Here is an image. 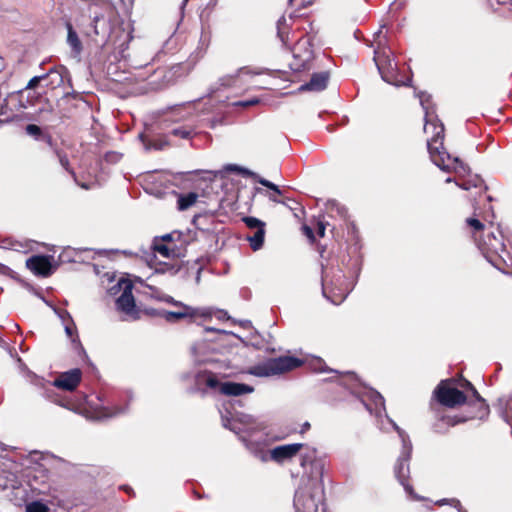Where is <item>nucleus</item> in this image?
I'll use <instances>...</instances> for the list:
<instances>
[{"label":"nucleus","instance_id":"obj_1","mask_svg":"<svg viewBox=\"0 0 512 512\" xmlns=\"http://www.w3.org/2000/svg\"><path fill=\"white\" fill-rule=\"evenodd\" d=\"M420 104L425 111L424 131L429 133L432 129L433 136L427 140V148L432 162L441 170L455 172L459 176L469 173V167L458 157H452L444 150V125L429 112L430 95L425 92L418 94Z\"/></svg>","mask_w":512,"mask_h":512},{"label":"nucleus","instance_id":"obj_2","mask_svg":"<svg viewBox=\"0 0 512 512\" xmlns=\"http://www.w3.org/2000/svg\"><path fill=\"white\" fill-rule=\"evenodd\" d=\"M498 236L493 231L483 233L480 238L475 236L478 249L485 259L499 271L509 274L512 269V255L506 250L503 242V232L498 230Z\"/></svg>","mask_w":512,"mask_h":512},{"label":"nucleus","instance_id":"obj_3","mask_svg":"<svg viewBox=\"0 0 512 512\" xmlns=\"http://www.w3.org/2000/svg\"><path fill=\"white\" fill-rule=\"evenodd\" d=\"M219 374V372L213 370L199 371L195 375V385L199 390H202V386H206L209 389L218 390L226 396H241L254 391V387L248 384L221 382L218 378Z\"/></svg>","mask_w":512,"mask_h":512},{"label":"nucleus","instance_id":"obj_4","mask_svg":"<svg viewBox=\"0 0 512 512\" xmlns=\"http://www.w3.org/2000/svg\"><path fill=\"white\" fill-rule=\"evenodd\" d=\"M389 423L392 425L393 429L398 433L399 438L402 442V451L400 456L397 459V463L395 465L394 471L395 476L398 479L399 483L404 487L405 491L413 498L417 499V496L413 493V488L408 483L409 478V460L411 458L412 453V443L410 441L409 435L401 429L392 419H390L387 414H385Z\"/></svg>","mask_w":512,"mask_h":512},{"label":"nucleus","instance_id":"obj_5","mask_svg":"<svg viewBox=\"0 0 512 512\" xmlns=\"http://www.w3.org/2000/svg\"><path fill=\"white\" fill-rule=\"evenodd\" d=\"M220 414L223 427L237 435L245 433L252 436L255 432L262 431L266 428L265 423L258 418L242 412L232 413L227 407L220 410Z\"/></svg>","mask_w":512,"mask_h":512},{"label":"nucleus","instance_id":"obj_6","mask_svg":"<svg viewBox=\"0 0 512 512\" xmlns=\"http://www.w3.org/2000/svg\"><path fill=\"white\" fill-rule=\"evenodd\" d=\"M374 62L383 81L394 86H409L411 79L403 80L398 72L397 63L392 57V51L388 47H381L379 42L374 50Z\"/></svg>","mask_w":512,"mask_h":512},{"label":"nucleus","instance_id":"obj_7","mask_svg":"<svg viewBox=\"0 0 512 512\" xmlns=\"http://www.w3.org/2000/svg\"><path fill=\"white\" fill-rule=\"evenodd\" d=\"M302 360L293 356H281L269 359L249 369V374L257 377H269L293 370L302 365Z\"/></svg>","mask_w":512,"mask_h":512},{"label":"nucleus","instance_id":"obj_8","mask_svg":"<svg viewBox=\"0 0 512 512\" xmlns=\"http://www.w3.org/2000/svg\"><path fill=\"white\" fill-rule=\"evenodd\" d=\"M437 401L446 407L454 408L466 402V395L448 380H442L434 390Z\"/></svg>","mask_w":512,"mask_h":512},{"label":"nucleus","instance_id":"obj_9","mask_svg":"<svg viewBox=\"0 0 512 512\" xmlns=\"http://www.w3.org/2000/svg\"><path fill=\"white\" fill-rule=\"evenodd\" d=\"M300 452V465L304 469H306L307 466L311 467L310 472L307 473V477H304V479L322 482L324 465L321 460L317 459V450L304 445V448Z\"/></svg>","mask_w":512,"mask_h":512},{"label":"nucleus","instance_id":"obj_10","mask_svg":"<svg viewBox=\"0 0 512 512\" xmlns=\"http://www.w3.org/2000/svg\"><path fill=\"white\" fill-rule=\"evenodd\" d=\"M116 286L122 290L121 295L116 300L117 309L127 315L135 316L137 314L135 299L132 294L133 284L126 279H120L115 286L111 288L114 291Z\"/></svg>","mask_w":512,"mask_h":512},{"label":"nucleus","instance_id":"obj_11","mask_svg":"<svg viewBox=\"0 0 512 512\" xmlns=\"http://www.w3.org/2000/svg\"><path fill=\"white\" fill-rule=\"evenodd\" d=\"M192 353L195 361L200 364L215 365V370H220L225 366L224 361L216 356V348L211 347L207 342H200L192 347Z\"/></svg>","mask_w":512,"mask_h":512},{"label":"nucleus","instance_id":"obj_12","mask_svg":"<svg viewBox=\"0 0 512 512\" xmlns=\"http://www.w3.org/2000/svg\"><path fill=\"white\" fill-rule=\"evenodd\" d=\"M307 42L297 43L293 50V59L289 63L291 70L301 72L310 69V63L313 59V52L306 47Z\"/></svg>","mask_w":512,"mask_h":512},{"label":"nucleus","instance_id":"obj_13","mask_svg":"<svg viewBox=\"0 0 512 512\" xmlns=\"http://www.w3.org/2000/svg\"><path fill=\"white\" fill-rule=\"evenodd\" d=\"M227 170L229 171H236L238 172L239 174H241L242 176L244 177H251L253 178L255 181H257L258 183H260L261 185L269 188L270 190H272L274 193L273 194H269L268 195V198L270 201L272 202H275V203H284V200H280L276 195H281L282 194V191L279 189V187L272 183L271 181L259 176L257 173L247 169V168H244V167H240V166H237V165H229L227 167Z\"/></svg>","mask_w":512,"mask_h":512},{"label":"nucleus","instance_id":"obj_14","mask_svg":"<svg viewBox=\"0 0 512 512\" xmlns=\"http://www.w3.org/2000/svg\"><path fill=\"white\" fill-rule=\"evenodd\" d=\"M303 448L302 443L279 445L270 451V458L277 463H283L295 457Z\"/></svg>","mask_w":512,"mask_h":512},{"label":"nucleus","instance_id":"obj_15","mask_svg":"<svg viewBox=\"0 0 512 512\" xmlns=\"http://www.w3.org/2000/svg\"><path fill=\"white\" fill-rule=\"evenodd\" d=\"M327 274L326 272L322 275V293L323 296L328 299L331 303L338 305L342 303L345 298L347 297V292L339 288L336 283L334 284L333 281L331 283H328L327 281Z\"/></svg>","mask_w":512,"mask_h":512},{"label":"nucleus","instance_id":"obj_16","mask_svg":"<svg viewBox=\"0 0 512 512\" xmlns=\"http://www.w3.org/2000/svg\"><path fill=\"white\" fill-rule=\"evenodd\" d=\"M81 375V370L78 368L64 372L54 380L53 386L67 391H73L80 383Z\"/></svg>","mask_w":512,"mask_h":512},{"label":"nucleus","instance_id":"obj_17","mask_svg":"<svg viewBox=\"0 0 512 512\" xmlns=\"http://www.w3.org/2000/svg\"><path fill=\"white\" fill-rule=\"evenodd\" d=\"M26 266L35 275L38 276H49L51 274V263L47 256L37 255L32 256L26 261Z\"/></svg>","mask_w":512,"mask_h":512},{"label":"nucleus","instance_id":"obj_18","mask_svg":"<svg viewBox=\"0 0 512 512\" xmlns=\"http://www.w3.org/2000/svg\"><path fill=\"white\" fill-rule=\"evenodd\" d=\"M180 310L178 311H167L161 310L158 315L164 318L167 322H175L183 318H193L197 315L196 309L187 306L183 303H179Z\"/></svg>","mask_w":512,"mask_h":512},{"label":"nucleus","instance_id":"obj_19","mask_svg":"<svg viewBox=\"0 0 512 512\" xmlns=\"http://www.w3.org/2000/svg\"><path fill=\"white\" fill-rule=\"evenodd\" d=\"M67 74L68 71L63 66L58 68H51L47 73L43 74L45 87L49 89H56L60 87L63 84L64 78Z\"/></svg>","mask_w":512,"mask_h":512},{"label":"nucleus","instance_id":"obj_20","mask_svg":"<svg viewBox=\"0 0 512 512\" xmlns=\"http://www.w3.org/2000/svg\"><path fill=\"white\" fill-rule=\"evenodd\" d=\"M369 402L363 400L366 409L375 414L376 417H381L382 412H385V401L383 396L376 390L371 389L368 392Z\"/></svg>","mask_w":512,"mask_h":512},{"label":"nucleus","instance_id":"obj_21","mask_svg":"<svg viewBox=\"0 0 512 512\" xmlns=\"http://www.w3.org/2000/svg\"><path fill=\"white\" fill-rule=\"evenodd\" d=\"M329 79L328 72L314 73L309 82L300 86L301 91H322L326 88Z\"/></svg>","mask_w":512,"mask_h":512},{"label":"nucleus","instance_id":"obj_22","mask_svg":"<svg viewBox=\"0 0 512 512\" xmlns=\"http://www.w3.org/2000/svg\"><path fill=\"white\" fill-rule=\"evenodd\" d=\"M464 419L457 416H442L440 417L432 426L433 431L439 434H444L448 431L450 427H453L461 422Z\"/></svg>","mask_w":512,"mask_h":512},{"label":"nucleus","instance_id":"obj_23","mask_svg":"<svg viewBox=\"0 0 512 512\" xmlns=\"http://www.w3.org/2000/svg\"><path fill=\"white\" fill-rule=\"evenodd\" d=\"M66 28H67V43L71 47L73 52L78 55L81 53V51L83 49L82 43L77 35V32L74 30L71 23L67 22Z\"/></svg>","mask_w":512,"mask_h":512},{"label":"nucleus","instance_id":"obj_24","mask_svg":"<svg viewBox=\"0 0 512 512\" xmlns=\"http://www.w3.org/2000/svg\"><path fill=\"white\" fill-rule=\"evenodd\" d=\"M264 237H265V229L263 227H260L257 229L254 233V235L249 236L247 239L250 243L251 248L254 251L259 250L263 243H264Z\"/></svg>","mask_w":512,"mask_h":512},{"label":"nucleus","instance_id":"obj_25","mask_svg":"<svg viewBox=\"0 0 512 512\" xmlns=\"http://www.w3.org/2000/svg\"><path fill=\"white\" fill-rule=\"evenodd\" d=\"M153 249L155 252L159 253L165 258H170L175 255V249L173 247H171L169 244L160 242L157 238L154 240Z\"/></svg>","mask_w":512,"mask_h":512},{"label":"nucleus","instance_id":"obj_26","mask_svg":"<svg viewBox=\"0 0 512 512\" xmlns=\"http://www.w3.org/2000/svg\"><path fill=\"white\" fill-rule=\"evenodd\" d=\"M198 196L196 193L190 192L185 195H180L177 201L178 209L180 211L187 210L193 204H195Z\"/></svg>","mask_w":512,"mask_h":512},{"label":"nucleus","instance_id":"obj_27","mask_svg":"<svg viewBox=\"0 0 512 512\" xmlns=\"http://www.w3.org/2000/svg\"><path fill=\"white\" fill-rule=\"evenodd\" d=\"M482 182H483L482 179L479 176L475 175L473 178H471L469 180L462 181L461 183L456 182V184L464 190H469L472 187L481 186Z\"/></svg>","mask_w":512,"mask_h":512},{"label":"nucleus","instance_id":"obj_28","mask_svg":"<svg viewBox=\"0 0 512 512\" xmlns=\"http://www.w3.org/2000/svg\"><path fill=\"white\" fill-rule=\"evenodd\" d=\"M171 134L182 139H189L193 134V130L185 127H177L172 129Z\"/></svg>","mask_w":512,"mask_h":512},{"label":"nucleus","instance_id":"obj_29","mask_svg":"<svg viewBox=\"0 0 512 512\" xmlns=\"http://www.w3.org/2000/svg\"><path fill=\"white\" fill-rule=\"evenodd\" d=\"M48 511H49L48 507L39 501L31 502L26 506V512H48Z\"/></svg>","mask_w":512,"mask_h":512},{"label":"nucleus","instance_id":"obj_30","mask_svg":"<svg viewBox=\"0 0 512 512\" xmlns=\"http://www.w3.org/2000/svg\"><path fill=\"white\" fill-rule=\"evenodd\" d=\"M437 504H439V505L449 504V505L453 506L454 508H456L458 510V512H467L466 510H464L462 508L460 501L456 498L442 499V500L438 501Z\"/></svg>","mask_w":512,"mask_h":512},{"label":"nucleus","instance_id":"obj_31","mask_svg":"<svg viewBox=\"0 0 512 512\" xmlns=\"http://www.w3.org/2000/svg\"><path fill=\"white\" fill-rule=\"evenodd\" d=\"M243 220L249 228L259 229L260 227L264 228L265 226V224L262 221L255 217H245Z\"/></svg>","mask_w":512,"mask_h":512},{"label":"nucleus","instance_id":"obj_32","mask_svg":"<svg viewBox=\"0 0 512 512\" xmlns=\"http://www.w3.org/2000/svg\"><path fill=\"white\" fill-rule=\"evenodd\" d=\"M467 224L474 229L475 232H483L484 225L482 222L476 218H468L466 220Z\"/></svg>","mask_w":512,"mask_h":512},{"label":"nucleus","instance_id":"obj_33","mask_svg":"<svg viewBox=\"0 0 512 512\" xmlns=\"http://www.w3.org/2000/svg\"><path fill=\"white\" fill-rule=\"evenodd\" d=\"M26 133L30 136L38 138L41 134V128L35 124H29L26 126Z\"/></svg>","mask_w":512,"mask_h":512},{"label":"nucleus","instance_id":"obj_34","mask_svg":"<svg viewBox=\"0 0 512 512\" xmlns=\"http://www.w3.org/2000/svg\"><path fill=\"white\" fill-rule=\"evenodd\" d=\"M463 387L469 389L472 392L475 399L484 404V402H485L484 399L480 396L478 391L475 389V387L469 381L465 380Z\"/></svg>","mask_w":512,"mask_h":512},{"label":"nucleus","instance_id":"obj_35","mask_svg":"<svg viewBox=\"0 0 512 512\" xmlns=\"http://www.w3.org/2000/svg\"><path fill=\"white\" fill-rule=\"evenodd\" d=\"M261 74V71L252 70L249 67H242L237 71V77H242L245 75H258Z\"/></svg>","mask_w":512,"mask_h":512},{"label":"nucleus","instance_id":"obj_36","mask_svg":"<svg viewBox=\"0 0 512 512\" xmlns=\"http://www.w3.org/2000/svg\"><path fill=\"white\" fill-rule=\"evenodd\" d=\"M43 79V75L34 76L29 80L28 84L26 85V89H34L41 81H43Z\"/></svg>","mask_w":512,"mask_h":512},{"label":"nucleus","instance_id":"obj_37","mask_svg":"<svg viewBox=\"0 0 512 512\" xmlns=\"http://www.w3.org/2000/svg\"><path fill=\"white\" fill-rule=\"evenodd\" d=\"M57 314H58V316L60 317V319L62 320V322L64 324H68V323H72L73 324V320H72L70 314L67 311L59 310V311H57Z\"/></svg>","mask_w":512,"mask_h":512},{"label":"nucleus","instance_id":"obj_38","mask_svg":"<svg viewBox=\"0 0 512 512\" xmlns=\"http://www.w3.org/2000/svg\"><path fill=\"white\" fill-rule=\"evenodd\" d=\"M313 369L317 372H325L328 371L325 363L321 359H317L316 363L313 365Z\"/></svg>","mask_w":512,"mask_h":512},{"label":"nucleus","instance_id":"obj_39","mask_svg":"<svg viewBox=\"0 0 512 512\" xmlns=\"http://www.w3.org/2000/svg\"><path fill=\"white\" fill-rule=\"evenodd\" d=\"M2 243L4 247H8L14 250H18L19 247H22L18 242H13L10 239H4Z\"/></svg>","mask_w":512,"mask_h":512},{"label":"nucleus","instance_id":"obj_40","mask_svg":"<svg viewBox=\"0 0 512 512\" xmlns=\"http://www.w3.org/2000/svg\"><path fill=\"white\" fill-rule=\"evenodd\" d=\"M258 103H259V99L258 98H252V99L247 100V101H239V102L236 103V105L243 106V107H248V106L256 105Z\"/></svg>","mask_w":512,"mask_h":512},{"label":"nucleus","instance_id":"obj_41","mask_svg":"<svg viewBox=\"0 0 512 512\" xmlns=\"http://www.w3.org/2000/svg\"><path fill=\"white\" fill-rule=\"evenodd\" d=\"M175 235H177L178 237L180 236V234L177 232L168 233V234L163 235L161 237V240H159V241L160 242H170L174 239Z\"/></svg>","mask_w":512,"mask_h":512},{"label":"nucleus","instance_id":"obj_42","mask_svg":"<svg viewBox=\"0 0 512 512\" xmlns=\"http://www.w3.org/2000/svg\"><path fill=\"white\" fill-rule=\"evenodd\" d=\"M325 229H326V226H325L324 222L319 221L317 223V233L320 237H323L325 235Z\"/></svg>","mask_w":512,"mask_h":512},{"label":"nucleus","instance_id":"obj_43","mask_svg":"<svg viewBox=\"0 0 512 512\" xmlns=\"http://www.w3.org/2000/svg\"><path fill=\"white\" fill-rule=\"evenodd\" d=\"M303 229H304L305 235L309 239L314 240V234H313L312 229L310 227H308V226H304Z\"/></svg>","mask_w":512,"mask_h":512},{"label":"nucleus","instance_id":"obj_44","mask_svg":"<svg viewBox=\"0 0 512 512\" xmlns=\"http://www.w3.org/2000/svg\"><path fill=\"white\" fill-rule=\"evenodd\" d=\"M65 325V332L66 334L72 338L73 336V332H74V327L72 325H70L69 323L68 324H64Z\"/></svg>","mask_w":512,"mask_h":512},{"label":"nucleus","instance_id":"obj_45","mask_svg":"<svg viewBox=\"0 0 512 512\" xmlns=\"http://www.w3.org/2000/svg\"><path fill=\"white\" fill-rule=\"evenodd\" d=\"M100 20V18L98 16H95L93 18V30H94V34L95 35H99L100 34V31L98 30V26H97V22Z\"/></svg>","mask_w":512,"mask_h":512},{"label":"nucleus","instance_id":"obj_46","mask_svg":"<svg viewBox=\"0 0 512 512\" xmlns=\"http://www.w3.org/2000/svg\"><path fill=\"white\" fill-rule=\"evenodd\" d=\"M60 163L66 170H68L69 160L66 156L60 157Z\"/></svg>","mask_w":512,"mask_h":512},{"label":"nucleus","instance_id":"obj_47","mask_svg":"<svg viewBox=\"0 0 512 512\" xmlns=\"http://www.w3.org/2000/svg\"><path fill=\"white\" fill-rule=\"evenodd\" d=\"M282 21H283V22H285V18H284V17H282V18H280V19L278 20V36L281 38V41H282L283 43H285V40H284L283 34H282V32L280 31V28H279V26H280V24L282 23Z\"/></svg>","mask_w":512,"mask_h":512},{"label":"nucleus","instance_id":"obj_48","mask_svg":"<svg viewBox=\"0 0 512 512\" xmlns=\"http://www.w3.org/2000/svg\"><path fill=\"white\" fill-rule=\"evenodd\" d=\"M254 453L256 456H259L262 461H266V455L262 450L255 449Z\"/></svg>","mask_w":512,"mask_h":512},{"label":"nucleus","instance_id":"obj_49","mask_svg":"<svg viewBox=\"0 0 512 512\" xmlns=\"http://www.w3.org/2000/svg\"><path fill=\"white\" fill-rule=\"evenodd\" d=\"M240 439L244 442L247 448L250 449V451H253V448H250V441L246 438L244 435H239Z\"/></svg>","mask_w":512,"mask_h":512},{"label":"nucleus","instance_id":"obj_50","mask_svg":"<svg viewBox=\"0 0 512 512\" xmlns=\"http://www.w3.org/2000/svg\"><path fill=\"white\" fill-rule=\"evenodd\" d=\"M309 429H310V423L309 422H305V423L302 424L300 433H304V432H306Z\"/></svg>","mask_w":512,"mask_h":512},{"label":"nucleus","instance_id":"obj_51","mask_svg":"<svg viewBox=\"0 0 512 512\" xmlns=\"http://www.w3.org/2000/svg\"><path fill=\"white\" fill-rule=\"evenodd\" d=\"M205 330L207 332L213 331V332H218V333H221V334H228V332L225 331V330H217V329H214V328H211V327H207V328H205Z\"/></svg>","mask_w":512,"mask_h":512},{"label":"nucleus","instance_id":"obj_52","mask_svg":"<svg viewBox=\"0 0 512 512\" xmlns=\"http://www.w3.org/2000/svg\"><path fill=\"white\" fill-rule=\"evenodd\" d=\"M124 412H125V409H123V408H116V410L113 413L109 414L108 416H116V415L122 414Z\"/></svg>","mask_w":512,"mask_h":512},{"label":"nucleus","instance_id":"obj_53","mask_svg":"<svg viewBox=\"0 0 512 512\" xmlns=\"http://www.w3.org/2000/svg\"><path fill=\"white\" fill-rule=\"evenodd\" d=\"M201 271H202V268H197V269H196V276H195L196 284H199V283H200V274H201Z\"/></svg>","mask_w":512,"mask_h":512},{"label":"nucleus","instance_id":"obj_54","mask_svg":"<svg viewBox=\"0 0 512 512\" xmlns=\"http://www.w3.org/2000/svg\"><path fill=\"white\" fill-rule=\"evenodd\" d=\"M165 301H166V302H168V303H172V304H174V305H176V306H179V303H180V302H178V301H175V300H174L172 297H170V296H167V297L165 298Z\"/></svg>","mask_w":512,"mask_h":512},{"label":"nucleus","instance_id":"obj_55","mask_svg":"<svg viewBox=\"0 0 512 512\" xmlns=\"http://www.w3.org/2000/svg\"><path fill=\"white\" fill-rule=\"evenodd\" d=\"M72 342H73L77 347H79V348L83 351V347H82V345L80 344V341H79L78 337L73 338V339H72Z\"/></svg>","mask_w":512,"mask_h":512},{"label":"nucleus","instance_id":"obj_56","mask_svg":"<svg viewBox=\"0 0 512 512\" xmlns=\"http://www.w3.org/2000/svg\"><path fill=\"white\" fill-rule=\"evenodd\" d=\"M59 405L66 407L68 409L74 410V407L70 404V402H67V403L59 402Z\"/></svg>","mask_w":512,"mask_h":512},{"label":"nucleus","instance_id":"obj_57","mask_svg":"<svg viewBox=\"0 0 512 512\" xmlns=\"http://www.w3.org/2000/svg\"><path fill=\"white\" fill-rule=\"evenodd\" d=\"M40 111H41V112H43V111L52 112V107H51V105H48V108H47V109H41Z\"/></svg>","mask_w":512,"mask_h":512},{"label":"nucleus","instance_id":"obj_58","mask_svg":"<svg viewBox=\"0 0 512 512\" xmlns=\"http://www.w3.org/2000/svg\"><path fill=\"white\" fill-rule=\"evenodd\" d=\"M216 124H217V121H216V120L211 121V127H212V128H214Z\"/></svg>","mask_w":512,"mask_h":512},{"label":"nucleus","instance_id":"obj_59","mask_svg":"<svg viewBox=\"0 0 512 512\" xmlns=\"http://www.w3.org/2000/svg\"><path fill=\"white\" fill-rule=\"evenodd\" d=\"M453 181H454V179H453V178H451V177H448V178L446 179V182H447V183H450V182H453Z\"/></svg>","mask_w":512,"mask_h":512},{"label":"nucleus","instance_id":"obj_60","mask_svg":"<svg viewBox=\"0 0 512 512\" xmlns=\"http://www.w3.org/2000/svg\"><path fill=\"white\" fill-rule=\"evenodd\" d=\"M341 279H342V276H341V275H338V277L336 278V282H337V283H338V282H340V281H341Z\"/></svg>","mask_w":512,"mask_h":512},{"label":"nucleus","instance_id":"obj_61","mask_svg":"<svg viewBox=\"0 0 512 512\" xmlns=\"http://www.w3.org/2000/svg\"><path fill=\"white\" fill-rule=\"evenodd\" d=\"M181 270H182V268H181V267H178V268L174 271V273H178V272H180Z\"/></svg>","mask_w":512,"mask_h":512},{"label":"nucleus","instance_id":"obj_62","mask_svg":"<svg viewBox=\"0 0 512 512\" xmlns=\"http://www.w3.org/2000/svg\"><path fill=\"white\" fill-rule=\"evenodd\" d=\"M256 191H257L258 193L262 192V190H261L260 188H257V189H256Z\"/></svg>","mask_w":512,"mask_h":512},{"label":"nucleus","instance_id":"obj_63","mask_svg":"<svg viewBox=\"0 0 512 512\" xmlns=\"http://www.w3.org/2000/svg\"><path fill=\"white\" fill-rule=\"evenodd\" d=\"M381 34V30H379L376 35L379 37V35Z\"/></svg>","mask_w":512,"mask_h":512},{"label":"nucleus","instance_id":"obj_64","mask_svg":"<svg viewBox=\"0 0 512 512\" xmlns=\"http://www.w3.org/2000/svg\"><path fill=\"white\" fill-rule=\"evenodd\" d=\"M283 205L285 206H288V202L284 201V203H282Z\"/></svg>","mask_w":512,"mask_h":512}]
</instances>
